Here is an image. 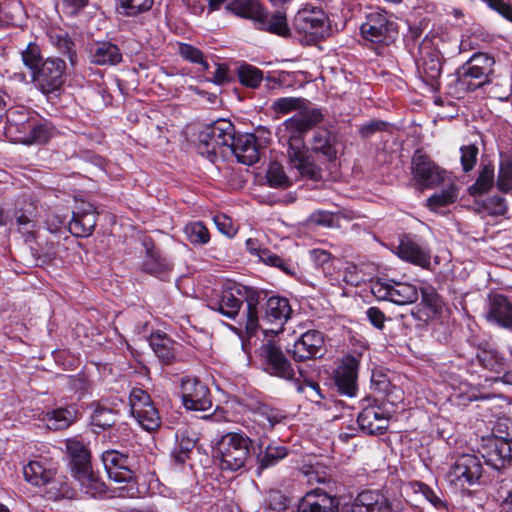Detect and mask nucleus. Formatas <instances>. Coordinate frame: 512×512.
<instances>
[{"label":"nucleus","instance_id":"obj_1","mask_svg":"<svg viewBox=\"0 0 512 512\" xmlns=\"http://www.w3.org/2000/svg\"><path fill=\"white\" fill-rule=\"evenodd\" d=\"M306 132L305 127L294 115L278 126L277 137L280 144L287 146V157L291 168L296 169L303 177L318 180L321 177V170L308 154L304 142Z\"/></svg>","mask_w":512,"mask_h":512},{"label":"nucleus","instance_id":"obj_2","mask_svg":"<svg viewBox=\"0 0 512 512\" xmlns=\"http://www.w3.org/2000/svg\"><path fill=\"white\" fill-rule=\"evenodd\" d=\"M291 312L292 309L288 299L276 296L270 297L265 304L264 315L261 318V324H259L257 303L251 298L247 301L246 332L253 335L258 327H262L266 333H278L289 319Z\"/></svg>","mask_w":512,"mask_h":512},{"label":"nucleus","instance_id":"obj_3","mask_svg":"<svg viewBox=\"0 0 512 512\" xmlns=\"http://www.w3.org/2000/svg\"><path fill=\"white\" fill-rule=\"evenodd\" d=\"M261 355L264 370L267 373L285 380H294L299 392H306L308 388L319 398H323L319 385L308 379L301 368H298L299 378H296V372L292 364L288 361L282 350L274 343L268 342L264 344L261 348Z\"/></svg>","mask_w":512,"mask_h":512},{"label":"nucleus","instance_id":"obj_4","mask_svg":"<svg viewBox=\"0 0 512 512\" xmlns=\"http://www.w3.org/2000/svg\"><path fill=\"white\" fill-rule=\"evenodd\" d=\"M251 439L244 433L230 432L222 436L217 444L220 468L227 471H239L249 457Z\"/></svg>","mask_w":512,"mask_h":512},{"label":"nucleus","instance_id":"obj_5","mask_svg":"<svg viewBox=\"0 0 512 512\" xmlns=\"http://www.w3.org/2000/svg\"><path fill=\"white\" fill-rule=\"evenodd\" d=\"M101 460L108 477L116 483H126L127 495H135V479L138 464L130 457L117 450H106L101 455Z\"/></svg>","mask_w":512,"mask_h":512},{"label":"nucleus","instance_id":"obj_6","mask_svg":"<svg viewBox=\"0 0 512 512\" xmlns=\"http://www.w3.org/2000/svg\"><path fill=\"white\" fill-rule=\"evenodd\" d=\"M234 127L230 121L217 120L207 126L199 136V150L201 154L213 160V157L223 155L229 150L233 142Z\"/></svg>","mask_w":512,"mask_h":512},{"label":"nucleus","instance_id":"obj_7","mask_svg":"<svg viewBox=\"0 0 512 512\" xmlns=\"http://www.w3.org/2000/svg\"><path fill=\"white\" fill-rule=\"evenodd\" d=\"M495 60L485 53L473 54L457 70V80L466 90L474 91L489 81Z\"/></svg>","mask_w":512,"mask_h":512},{"label":"nucleus","instance_id":"obj_8","mask_svg":"<svg viewBox=\"0 0 512 512\" xmlns=\"http://www.w3.org/2000/svg\"><path fill=\"white\" fill-rule=\"evenodd\" d=\"M362 38L372 44L388 45L397 36L396 24L387 17L384 10H376L366 15L360 26Z\"/></svg>","mask_w":512,"mask_h":512},{"label":"nucleus","instance_id":"obj_9","mask_svg":"<svg viewBox=\"0 0 512 512\" xmlns=\"http://www.w3.org/2000/svg\"><path fill=\"white\" fill-rule=\"evenodd\" d=\"M371 293L381 301L397 305L414 303L418 299L417 288L409 283L380 278L370 283Z\"/></svg>","mask_w":512,"mask_h":512},{"label":"nucleus","instance_id":"obj_10","mask_svg":"<svg viewBox=\"0 0 512 512\" xmlns=\"http://www.w3.org/2000/svg\"><path fill=\"white\" fill-rule=\"evenodd\" d=\"M482 472V463L476 455L463 454L451 465L446 479L456 488L464 489L477 484Z\"/></svg>","mask_w":512,"mask_h":512},{"label":"nucleus","instance_id":"obj_11","mask_svg":"<svg viewBox=\"0 0 512 512\" xmlns=\"http://www.w3.org/2000/svg\"><path fill=\"white\" fill-rule=\"evenodd\" d=\"M66 63L55 57L47 58L32 73L35 87L42 93L49 94L61 88L65 81Z\"/></svg>","mask_w":512,"mask_h":512},{"label":"nucleus","instance_id":"obj_12","mask_svg":"<svg viewBox=\"0 0 512 512\" xmlns=\"http://www.w3.org/2000/svg\"><path fill=\"white\" fill-rule=\"evenodd\" d=\"M411 165L413 177L422 188H435L445 180L446 171L420 151L414 154Z\"/></svg>","mask_w":512,"mask_h":512},{"label":"nucleus","instance_id":"obj_13","mask_svg":"<svg viewBox=\"0 0 512 512\" xmlns=\"http://www.w3.org/2000/svg\"><path fill=\"white\" fill-rule=\"evenodd\" d=\"M181 397L184 407L188 410L205 411L212 406L208 387L196 377L182 378Z\"/></svg>","mask_w":512,"mask_h":512},{"label":"nucleus","instance_id":"obj_14","mask_svg":"<svg viewBox=\"0 0 512 512\" xmlns=\"http://www.w3.org/2000/svg\"><path fill=\"white\" fill-rule=\"evenodd\" d=\"M294 25L298 32L312 39L320 38L326 33V16L318 7L305 6L295 16Z\"/></svg>","mask_w":512,"mask_h":512},{"label":"nucleus","instance_id":"obj_15","mask_svg":"<svg viewBox=\"0 0 512 512\" xmlns=\"http://www.w3.org/2000/svg\"><path fill=\"white\" fill-rule=\"evenodd\" d=\"M481 454L487 465L500 470L512 459V442L500 437L488 438L482 445Z\"/></svg>","mask_w":512,"mask_h":512},{"label":"nucleus","instance_id":"obj_16","mask_svg":"<svg viewBox=\"0 0 512 512\" xmlns=\"http://www.w3.org/2000/svg\"><path fill=\"white\" fill-rule=\"evenodd\" d=\"M340 499L320 488L308 491L299 501L297 512H338Z\"/></svg>","mask_w":512,"mask_h":512},{"label":"nucleus","instance_id":"obj_17","mask_svg":"<svg viewBox=\"0 0 512 512\" xmlns=\"http://www.w3.org/2000/svg\"><path fill=\"white\" fill-rule=\"evenodd\" d=\"M243 295L238 286L229 284L223 288L220 295L211 299L208 306L227 318L234 319L243 304Z\"/></svg>","mask_w":512,"mask_h":512},{"label":"nucleus","instance_id":"obj_18","mask_svg":"<svg viewBox=\"0 0 512 512\" xmlns=\"http://www.w3.org/2000/svg\"><path fill=\"white\" fill-rule=\"evenodd\" d=\"M288 351L298 361L321 356L324 351L323 334L316 330L303 333Z\"/></svg>","mask_w":512,"mask_h":512},{"label":"nucleus","instance_id":"obj_19","mask_svg":"<svg viewBox=\"0 0 512 512\" xmlns=\"http://www.w3.org/2000/svg\"><path fill=\"white\" fill-rule=\"evenodd\" d=\"M247 250L256 255L265 265L278 268L288 276H296L299 273V266L290 259H284L268 248H262L258 242L249 238L246 241Z\"/></svg>","mask_w":512,"mask_h":512},{"label":"nucleus","instance_id":"obj_20","mask_svg":"<svg viewBox=\"0 0 512 512\" xmlns=\"http://www.w3.org/2000/svg\"><path fill=\"white\" fill-rule=\"evenodd\" d=\"M357 422L364 433L380 435L387 430L389 418L380 407L368 406L359 413Z\"/></svg>","mask_w":512,"mask_h":512},{"label":"nucleus","instance_id":"obj_21","mask_svg":"<svg viewBox=\"0 0 512 512\" xmlns=\"http://www.w3.org/2000/svg\"><path fill=\"white\" fill-rule=\"evenodd\" d=\"M97 221V213L90 203H82L69 222V231L77 237H88L92 234Z\"/></svg>","mask_w":512,"mask_h":512},{"label":"nucleus","instance_id":"obj_22","mask_svg":"<svg viewBox=\"0 0 512 512\" xmlns=\"http://www.w3.org/2000/svg\"><path fill=\"white\" fill-rule=\"evenodd\" d=\"M354 512H397L392 502L380 491H362L354 499Z\"/></svg>","mask_w":512,"mask_h":512},{"label":"nucleus","instance_id":"obj_23","mask_svg":"<svg viewBox=\"0 0 512 512\" xmlns=\"http://www.w3.org/2000/svg\"><path fill=\"white\" fill-rule=\"evenodd\" d=\"M420 57L416 61L417 68L424 81L433 83L441 75L442 64L439 52L431 46L423 44L419 48Z\"/></svg>","mask_w":512,"mask_h":512},{"label":"nucleus","instance_id":"obj_24","mask_svg":"<svg viewBox=\"0 0 512 512\" xmlns=\"http://www.w3.org/2000/svg\"><path fill=\"white\" fill-rule=\"evenodd\" d=\"M395 253L402 260L418 265L422 268H427L430 265L431 256L429 251L407 236L400 239Z\"/></svg>","mask_w":512,"mask_h":512},{"label":"nucleus","instance_id":"obj_25","mask_svg":"<svg viewBox=\"0 0 512 512\" xmlns=\"http://www.w3.org/2000/svg\"><path fill=\"white\" fill-rule=\"evenodd\" d=\"M229 151L235 155L239 163L244 165L250 166L259 160L257 141L253 134L239 135L236 138L233 137Z\"/></svg>","mask_w":512,"mask_h":512},{"label":"nucleus","instance_id":"obj_26","mask_svg":"<svg viewBox=\"0 0 512 512\" xmlns=\"http://www.w3.org/2000/svg\"><path fill=\"white\" fill-rule=\"evenodd\" d=\"M78 415L79 411L76 405H67L43 412L41 421L48 429L57 431L68 428L77 420Z\"/></svg>","mask_w":512,"mask_h":512},{"label":"nucleus","instance_id":"obj_27","mask_svg":"<svg viewBox=\"0 0 512 512\" xmlns=\"http://www.w3.org/2000/svg\"><path fill=\"white\" fill-rule=\"evenodd\" d=\"M54 133V128L50 122L41 118L38 114L32 117V122L28 126L25 139L21 144L34 145L46 143Z\"/></svg>","mask_w":512,"mask_h":512},{"label":"nucleus","instance_id":"obj_28","mask_svg":"<svg viewBox=\"0 0 512 512\" xmlns=\"http://www.w3.org/2000/svg\"><path fill=\"white\" fill-rule=\"evenodd\" d=\"M487 318L512 331V304L504 296H495L491 301Z\"/></svg>","mask_w":512,"mask_h":512},{"label":"nucleus","instance_id":"obj_29","mask_svg":"<svg viewBox=\"0 0 512 512\" xmlns=\"http://www.w3.org/2000/svg\"><path fill=\"white\" fill-rule=\"evenodd\" d=\"M90 58L97 65H116L121 62L122 53L116 44L102 41L91 47Z\"/></svg>","mask_w":512,"mask_h":512},{"label":"nucleus","instance_id":"obj_30","mask_svg":"<svg viewBox=\"0 0 512 512\" xmlns=\"http://www.w3.org/2000/svg\"><path fill=\"white\" fill-rule=\"evenodd\" d=\"M311 151L323 156L326 160H333L337 154L335 137L326 129L316 130L310 141Z\"/></svg>","mask_w":512,"mask_h":512},{"label":"nucleus","instance_id":"obj_31","mask_svg":"<svg viewBox=\"0 0 512 512\" xmlns=\"http://www.w3.org/2000/svg\"><path fill=\"white\" fill-rule=\"evenodd\" d=\"M333 379L341 394L352 396V355H346L337 363Z\"/></svg>","mask_w":512,"mask_h":512},{"label":"nucleus","instance_id":"obj_32","mask_svg":"<svg viewBox=\"0 0 512 512\" xmlns=\"http://www.w3.org/2000/svg\"><path fill=\"white\" fill-rule=\"evenodd\" d=\"M23 475L27 482L35 486L46 485L55 476V471L44 466L40 460H32L23 467Z\"/></svg>","mask_w":512,"mask_h":512},{"label":"nucleus","instance_id":"obj_33","mask_svg":"<svg viewBox=\"0 0 512 512\" xmlns=\"http://www.w3.org/2000/svg\"><path fill=\"white\" fill-rule=\"evenodd\" d=\"M66 449L71 457V468L73 475L83 468H89L90 463V452L86 446L77 439H68L66 441Z\"/></svg>","mask_w":512,"mask_h":512},{"label":"nucleus","instance_id":"obj_34","mask_svg":"<svg viewBox=\"0 0 512 512\" xmlns=\"http://www.w3.org/2000/svg\"><path fill=\"white\" fill-rule=\"evenodd\" d=\"M50 43L63 55L69 58L71 65H76V45L67 32L62 29H51L49 34Z\"/></svg>","mask_w":512,"mask_h":512},{"label":"nucleus","instance_id":"obj_35","mask_svg":"<svg viewBox=\"0 0 512 512\" xmlns=\"http://www.w3.org/2000/svg\"><path fill=\"white\" fill-rule=\"evenodd\" d=\"M74 477L79 481L84 493L91 497L96 498L106 492V486L104 482L94 474L91 466L76 472Z\"/></svg>","mask_w":512,"mask_h":512},{"label":"nucleus","instance_id":"obj_36","mask_svg":"<svg viewBox=\"0 0 512 512\" xmlns=\"http://www.w3.org/2000/svg\"><path fill=\"white\" fill-rule=\"evenodd\" d=\"M283 418L280 411L267 405L257 407L251 413V420L256 423L265 432L272 429Z\"/></svg>","mask_w":512,"mask_h":512},{"label":"nucleus","instance_id":"obj_37","mask_svg":"<svg viewBox=\"0 0 512 512\" xmlns=\"http://www.w3.org/2000/svg\"><path fill=\"white\" fill-rule=\"evenodd\" d=\"M257 21L260 25L259 28L262 30L280 36H286L289 34L286 16L281 12H277L272 15H266L262 10L261 17L258 18Z\"/></svg>","mask_w":512,"mask_h":512},{"label":"nucleus","instance_id":"obj_38","mask_svg":"<svg viewBox=\"0 0 512 512\" xmlns=\"http://www.w3.org/2000/svg\"><path fill=\"white\" fill-rule=\"evenodd\" d=\"M226 10L242 18L258 20L262 8L256 0H232L226 5Z\"/></svg>","mask_w":512,"mask_h":512},{"label":"nucleus","instance_id":"obj_39","mask_svg":"<svg viewBox=\"0 0 512 512\" xmlns=\"http://www.w3.org/2000/svg\"><path fill=\"white\" fill-rule=\"evenodd\" d=\"M458 198V188L454 183H449L444 189L434 193L427 199V207L436 211L439 208L454 203Z\"/></svg>","mask_w":512,"mask_h":512},{"label":"nucleus","instance_id":"obj_40","mask_svg":"<svg viewBox=\"0 0 512 512\" xmlns=\"http://www.w3.org/2000/svg\"><path fill=\"white\" fill-rule=\"evenodd\" d=\"M91 407L93 408L91 425L94 428L106 429L114 425L117 416L113 409L107 408L100 403H93Z\"/></svg>","mask_w":512,"mask_h":512},{"label":"nucleus","instance_id":"obj_41","mask_svg":"<svg viewBox=\"0 0 512 512\" xmlns=\"http://www.w3.org/2000/svg\"><path fill=\"white\" fill-rule=\"evenodd\" d=\"M476 357L480 365L497 374L504 372L506 369L504 358L493 349H481Z\"/></svg>","mask_w":512,"mask_h":512},{"label":"nucleus","instance_id":"obj_42","mask_svg":"<svg viewBox=\"0 0 512 512\" xmlns=\"http://www.w3.org/2000/svg\"><path fill=\"white\" fill-rule=\"evenodd\" d=\"M138 424L146 431H154L160 426L161 419L158 410L152 404L131 414Z\"/></svg>","mask_w":512,"mask_h":512},{"label":"nucleus","instance_id":"obj_43","mask_svg":"<svg viewBox=\"0 0 512 512\" xmlns=\"http://www.w3.org/2000/svg\"><path fill=\"white\" fill-rule=\"evenodd\" d=\"M494 184V168L491 165H485L474 184H472L468 191L470 195H482L488 192Z\"/></svg>","mask_w":512,"mask_h":512},{"label":"nucleus","instance_id":"obj_44","mask_svg":"<svg viewBox=\"0 0 512 512\" xmlns=\"http://www.w3.org/2000/svg\"><path fill=\"white\" fill-rule=\"evenodd\" d=\"M237 75L242 85L253 89L259 87L263 80V72L250 64L240 65Z\"/></svg>","mask_w":512,"mask_h":512},{"label":"nucleus","instance_id":"obj_45","mask_svg":"<svg viewBox=\"0 0 512 512\" xmlns=\"http://www.w3.org/2000/svg\"><path fill=\"white\" fill-rule=\"evenodd\" d=\"M184 232L188 241L193 245H205L210 240L208 229L200 221L188 223L185 226Z\"/></svg>","mask_w":512,"mask_h":512},{"label":"nucleus","instance_id":"obj_46","mask_svg":"<svg viewBox=\"0 0 512 512\" xmlns=\"http://www.w3.org/2000/svg\"><path fill=\"white\" fill-rule=\"evenodd\" d=\"M414 492L420 493L423 497L437 510L446 511L448 509L447 502L434 491L430 486L423 482L415 481L412 483Z\"/></svg>","mask_w":512,"mask_h":512},{"label":"nucleus","instance_id":"obj_47","mask_svg":"<svg viewBox=\"0 0 512 512\" xmlns=\"http://www.w3.org/2000/svg\"><path fill=\"white\" fill-rule=\"evenodd\" d=\"M150 346L157 357L164 363L168 364L174 358V351L171 348L169 338L161 335H153L150 339Z\"/></svg>","mask_w":512,"mask_h":512},{"label":"nucleus","instance_id":"obj_48","mask_svg":"<svg viewBox=\"0 0 512 512\" xmlns=\"http://www.w3.org/2000/svg\"><path fill=\"white\" fill-rule=\"evenodd\" d=\"M6 123L5 127H12L15 125L25 124V122L32 119L33 116H36L32 110L24 106H15L6 110Z\"/></svg>","mask_w":512,"mask_h":512},{"label":"nucleus","instance_id":"obj_49","mask_svg":"<svg viewBox=\"0 0 512 512\" xmlns=\"http://www.w3.org/2000/svg\"><path fill=\"white\" fill-rule=\"evenodd\" d=\"M287 448L282 445L270 444L266 447L260 458L261 468H268L277 464L287 456Z\"/></svg>","mask_w":512,"mask_h":512},{"label":"nucleus","instance_id":"obj_50","mask_svg":"<svg viewBox=\"0 0 512 512\" xmlns=\"http://www.w3.org/2000/svg\"><path fill=\"white\" fill-rule=\"evenodd\" d=\"M177 446L174 450L175 460L178 463H184L188 458L189 453L195 447L196 440L187 435L186 431L177 433Z\"/></svg>","mask_w":512,"mask_h":512},{"label":"nucleus","instance_id":"obj_51","mask_svg":"<svg viewBox=\"0 0 512 512\" xmlns=\"http://www.w3.org/2000/svg\"><path fill=\"white\" fill-rule=\"evenodd\" d=\"M179 54L181 57L191 63L198 64L202 70H208L209 64L206 61L202 51L193 45L181 43L179 45Z\"/></svg>","mask_w":512,"mask_h":512},{"label":"nucleus","instance_id":"obj_52","mask_svg":"<svg viewBox=\"0 0 512 512\" xmlns=\"http://www.w3.org/2000/svg\"><path fill=\"white\" fill-rule=\"evenodd\" d=\"M266 177L271 187L279 188L290 185V180L285 174L282 165L277 162H273L269 165Z\"/></svg>","mask_w":512,"mask_h":512},{"label":"nucleus","instance_id":"obj_53","mask_svg":"<svg viewBox=\"0 0 512 512\" xmlns=\"http://www.w3.org/2000/svg\"><path fill=\"white\" fill-rule=\"evenodd\" d=\"M497 187L504 193L512 190V159L501 162L497 178Z\"/></svg>","mask_w":512,"mask_h":512},{"label":"nucleus","instance_id":"obj_54","mask_svg":"<svg viewBox=\"0 0 512 512\" xmlns=\"http://www.w3.org/2000/svg\"><path fill=\"white\" fill-rule=\"evenodd\" d=\"M478 147L474 144L464 145L460 148V162L464 172L473 170L477 163Z\"/></svg>","mask_w":512,"mask_h":512},{"label":"nucleus","instance_id":"obj_55","mask_svg":"<svg viewBox=\"0 0 512 512\" xmlns=\"http://www.w3.org/2000/svg\"><path fill=\"white\" fill-rule=\"evenodd\" d=\"M124 14L127 16H136L140 13L150 10L154 0H120Z\"/></svg>","mask_w":512,"mask_h":512},{"label":"nucleus","instance_id":"obj_56","mask_svg":"<svg viewBox=\"0 0 512 512\" xmlns=\"http://www.w3.org/2000/svg\"><path fill=\"white\" fill-rule=\"evenodd\" d=\"M24 65L29 68L32 73L37 70L41 63L40 49L36 44L30 43L21 53Z\"/></svg>","mask_w":512,"mask_h":512},{"label":"nucleus","instance_id":"obj_57","mask_svg":"<svg viewBox=\"0 0 512 512\" xmlns=\"http://www.w3.org/2000/svg\"><path fill=\"white\" fill-rule=\"evenodd\" d=\"M129 404L131 414L152 404L150 396L146 391L140 388H133L129 395Z\"/></svg>","mask_w":512,"mask_h":512},{"label":"nucleus","instance_id":"obj_58","mask_svg":"<svg viewBox=\"0 0 512 512\" xmlns=\"http://www.w3.org/2000/svg\"><path fill=\"white\" fill-rule=\"evenodd\" d=\"M483 208L490 215L494 216H502L507 210L508 206L504 197L501 196H492L483 201Z\"/></svg>","mask_w":512,"mask_h":512},{"label":"nucleus","instance_id":"obj_59","mask_svg":"<svg viewBox=\"0 0 512 512\" xmlns=\"http://www.w3.org/2000/svg\"><path fill=\"white\" fill-rule=\"evenodd\" d=\"M23 8L20 3L12 2L5 8H0V24L17 25L18 20L16 16H20Z\"/></svg>","mask_w":512,"mask_h":512},{"label":"nucleus","instance_id":"obj_60","mask_svg":"<svg viewBox=\"0 0 512 512\" xmlns=\"http://www.w3.org/2000/svg\"><path fill=\"white\" fill-rule=\"evenodd\" d=\"M295 117L300 120L301 124L308 131L312 127L316 126L323 120V114L320 109L313 108L304 112L295 114Z\"/></svg>","mask_w":512,"mask_h":512},{"label":"nucleus","instance_id":"obj_61","mask_svg":"<svg viewBox=\"0 0 512 512\" xmlns=\"http://www.w3.org/2000/svg\"><path fill=\"white\" fill-rule=\"evenodd\" d=\"M487 6L512 22V3L509 0H483Z\"/></svg>","mask_w":512,"mask_h":512},{"label":"nucleus","instance_id":"obj_62","mask_svg":"<svg viewBox=\"0 0 512 512\" xmlns=\"http://www.w3.org/2000/svg\"><path fill=\"white\" fill-rule=\"evenodd\" d=\"M32 122V119L25 122V124L15 125L12 127H4V133L7 139H9L13 143H20L23 139H25V134L28 129V126Z\"/></svg>","mask_w":512,"mask_h":512},{"label":"nucleus","instance_id":"obj_63","mask_svg":"<svg viewBox=\"0 0 512 512\" xmlns=\"http://www.w3.org/2000/svg\"><path fill=\"white\" fill-rule=\"evenodd\" d=\"M163 268L164 263L160 256L152 250H147V257L143 262V269L150 274H158L163 270Z\"/></svg>","mask_w":512,"mask_h":512},{"label":"nucleus","instance_id":"obj_64","mask_svg":"<svg viewBox=\"0 0 512 512\" xmlns=\"http://www.w3.org/2000/svg\"><path fill=\"white\" fill-rule=\"evenodd\" d=\"M214 223L217 229L227 237H233L237 232V228L232 219L226 215H216L214 217Z\"/></svg>","mask_w":512,"mask_h":512}]
</instances>
